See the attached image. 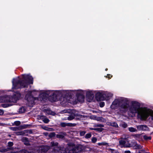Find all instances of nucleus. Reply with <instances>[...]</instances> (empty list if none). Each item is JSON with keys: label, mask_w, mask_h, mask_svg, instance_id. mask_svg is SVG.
<instances>
[{"label": "nucleus", "mask_w": 153, "mask_h": 153, "mask_svg": "<svg viewBox=\"0 0 153 153\" xmlns=\"http://www.w3.org/2000/svg\"><path fill=\"white\" fill-rule=\"evenodd\" d=\"M129 99L120 97L115 99L112 102L111 107L115 109L119 107L122 114L127 112L130 117H134L137 114L138 117L141 120H146L150 116L153 120V110L147 107H141L140 104L136 101H132L129 105Z\"/></svg>", "instance_id": "1"}, {"label": "nucleus", "mask_w": 153, "mask_h": 153, "mask_svg": "<svg viewBox=\"0 0 153 153\" xmlns=\"http://www.w3.org/2000/svg\"><path fill=\"white\" fill-rule=\"evenodd\" d=\"M96 91L89 90H43L40 91L33 90L30 91V103H34V101L36 99L33 97L32 95L34 94L39 93V97L37 99L40 101L43 100L44 99L48 97L53 98V101H55L58 96L65 95L67 96L71 94H75L77 97V100L74 101L73 104L76 103L77 102H83L84 100V94L86 93V96L88 101L91 102L94 100V94Z\"/></svg>", "instance_id": "2"}, {"label": "nucleus", "mask_w": 153, "mask_h": 153, "mask_svg": "<svg viewBox=\"0 0 153 153\" xmlns=\"http://www.w3.org/2000/svg\"><path fill=\"white\" fill-rule=\"evenodd\" d=\"M33 78L29 74L22 75L21 80L19 79V77L14 78L12 82V90L14 91V89L26 87L29 84H33Z\"/></svg>", "instance_id": "3"}, {"label": "nucleus", "mask_w": 153, "mask_h": 153, "mask_svg": "<svg viewBox=\"0 0 153 153\" xmlns=\"http://www.w3.org/2000/svg\"><path fill=\"white\" fill-rule=\"evenodd\" d=\"M20 94L18 92H15V94L12 98H11L10 96H5L0 97V102H10V103L4 104L1 105L4 108H7L13 105V104L15 102L19 100L20 97Z\"/></svg>", "instance_id": "4"}, {"label": "nucleus", "mask_w": 153, "mask_h": 153, "mask_svg": "<svg viewBox=\"0 0 153 153\" xmlns=\"http://www.w3.org/2000/svg\"><path fill=\"white\" fill-rule=\"evenodd\" d=\"M51 144L52 146L54 147V153H76L73 147L68 146V149L69 150L68 152H67L65 149L64 147H58V143L56 142H52Z\"/></svg>", "instance_id": "5"}, {"label": "nucleus", "mask_w": 153, "mask_h": 153, "mask_svg": "<svg viewBox=\"0 0 153 153\" xmlns=\"http://www.w3.org/2000/svg\"><path fill=\"white\" fill-rule=\"evenodd\" d=\"M95 93V98L97 101L104 100V91H96Z\"/></svg>", "instance_id": "6"}, {"label": "nucleus", "mask_w": 153, "mask_h": 153, "mask_svg": "<svg viewBox=\"0 0 153 153\" xmlns=\"http://www.w3.org/2000/svg\"><path fill=\"white\" fill-rule=\"evenodd\" d=\"M113 94L111 92L104 91V100L108 101L113 97Z\"/></svg>", "instance_id": "7"}, {"label": "nucleus", "mask_w": 153, "mask_h": 153, "mask_svg": "<svg viewBox=\"0 0 153 153\" xmlns=\"http://www.w3.org/2000/svg\"><path fill=\"white\" fill-rule=\"evenodd\" d=\"M119 145L121 147H128L131 146V145L129 143H127L125 140L123 139H122L119 140Z\"/></svg>", "instance_id": "8"}, {"label": "nucleus", "mask_w": 153, "mask_h": 153, "mask_svg": "<svg viewBox=\"0 0 153 153\" xmlns=\"http://www.w3.org/2000/svg\"><path fill=\"white\" fill-rule=\"evenodd\" d=\"M49 148V146H45L40 147L39 149V153H45Z\"/></svg>", "instance_id": "9"}, {"label": "nucleus", "mask_w": 153, "mask_h": 153, "mask_svg": "<svg viewBox=\"0 0 153 153\" xmlns=\"http://www.w3.org/2000/svg\"><path fill=\"white\" fill-rule=\"evenodd\" d=\"M137 128L138 131H146L147 130L148 127L145 125H140L136 126Z\"/></svg>", "instance_id": "10"}, {"label": "nucleus", "mask_w": 153, "mask_h": 153, "mask_svg": "<svg viewBox=\"0 0 153 153\" xmlns=\"http://www.w3.org/2000/svg\"><path fill=\"white\" fill-rule=\"evenodd\" d=\"M80 116L79 114L76 113V112L74 113L73 115L72 114L68 117L67 119L68 120H71L74 119L75 116Z\"/></svg>", "instance_id": "11"}, {"label": "nucleus", "mask_w": 153, "mask_h": 153, "mask_svg": "<svg viewBox=\"0 0 153 153\" xmlns=\"http://www.w3.org/2000/svg\"><path fill=\"white\" fill-rule=\"evenodd\" d=\"M45 112L47 114H51L52 115H54L55 113L54 112L52 111L49 109L44 110Z\"/></svg>", "instance_id": "12"}, {"label": "nucleus", "mask_w": 153, "mask_h": 153, "mask_svg": "<svg viewBox=\"0 0 153 153\" xmlns=\"http://www.w3.org/2000/svg\"><path fill=\"white\" fill-rule=\"evenodd\" d=\"M22 140L25 144L26 145H29V142L27 138L26 137H24L23 138Z\"/></svg>", "instance_id": "13"}, {"label": "nucleus", "mask_w": 153, "mask_h": 153, "mask_svg": "<svg viewBox=\"0 0 153 153\" xmlns=\"http://www.w3.org/2000/svg\"><path fill=\"white\" fill-rule=\"evenodd\" d=\"M41 119L42 121L46 123H48L49 121V120L44 116H42L41 117Z\"/></svg>", "instance_id": "14"}, {"label": "nucleus", "mask_w": 153, "mask_h": 153, "mask_svg": "<svg viewBox=\"0 0 153 153\" xmlns=\"http://www.w3.org/2000/svg\"><path fill=\"white\" fill-rule=\"evenodd\" d=\"M129 131L131 132H137V130L133 127H129L128 128Z\"/></svg>", "instance_id": "15"}, {"label": "nucleus", "mask_w": 153, "mask_h": 153, "mask_svg": "<svg viewBox=\"0 0 153 153\" xmlns=\"http://www.w3.org/2000/svg\"><path fill=\"white\" fill-rule=\"evenodd\" d=\"M25 111V109L24 107H21L19 109V113H23Z\"/></svg>", "instance_id": "16"}, {"label": "nucleus", "mask_w": 153, "mask_h": 153, "mask_svg": "<svg viewBox=\"0 0 153 153\" xmlns=\"http://www.w3.org/2000/svg\"><path fill=\"white\" fill-rule=\"evenodd\" d=\"M120 126L124 128H126L127 126V125L125 123L122 122L120 124Z\"/></svg>", "instance_id": "17"}, {"label": "nucleus", "mask_w": 153, "mask_h": 153, "mask_svg": "<svg viewBox=\"0 0 153 153\" xmlns=\"http://www.w3.org/2000/svg\"><path fill=\"white\" fill-rule=\"evenodd\" d=\"M72 111L70 109L65 110L62 111V113H70Z\"/></svg>", "instance_id": "18"}, {"label": "nucleus", "mask_w": 153, "mask_h": 153, "mask_svg": "<svg viewBox=\"0 0 153 153\" xmlns=\"http://www.w3.org/2000/svg\"><path fill=\"white\" fill-rule=\"evenodd\" d=\"M111 126H114L115 127H117L118 126L117 124L115 122L111 123Z\"/></svg>", "instance_id": "19"}, {"label": "nucleus", "mask_w": 153, "mask_h": 153, "mask_svg": "<svg viewBox=\"0 0 153 153\" xmlns=\"http://www.w3.org/2000/svg\"><path fill=\"white\" fill-rule=\"evenodd\" d=\"M91 136V133H88L86 134L85 136V138L88 139L90 138Z\"/></svg>", "instance_id": "20"}, {"label": "nucleus", "mask_w": 153, "mask_h": 153, "mask_svg": "<svg viewBox=\"0 0 153 153\" xmlns=\"http://www.w3.org/2000/svg\"><path fill=\"white\" fill-rule=\"evenodd\" d=\"M18 153H29V152L26 150H23L19 152Z\"/></svg>", "instance_id": "21"}, {"label": "nucleus", "mask_w": 153, "mask_h": 153, "mask_svg": "<svg viewBox=\"0 0 153 153\" xmlns=\"http://www.w3.org/2000/svg\"><path fill=\"white\" fill-rule=\"evenodd\" d=\"M98 144L99 146H102L106 145L108 144V143L105 142H102L98 143Z\"/></svg>", "instance_id": "22"}, {"label": "nucleus", "mask_w": 153, "mask_h": 153, "mask_svg": "<svg viewBox=\"0 0 153 153\" xmlns=\"http://www.w3.org/2000/svg\"><path fill=\"white\" fill-rule=\"evenodd\" d=\"M86 133L85 131H81L80 132V136H84Z\"/></svg>", "instance_id": "23"}, {"label": "nucleus", "mask_w": 153, "mask_h": 153, "mask_svg": "<svg viewBox=\"0 0 153 153\" xmlns=\"http://www.w3.org/2000/svg\"><path fill=\"white\" fill-rule=\"evenodd\" d=\"M144 138L146 140H151V138L150 137H148L146 135H144L143 136Z\"/></svg>", "instance_id": "24"}, {"label": "nucleus", "mask_w": 153, "mask_h": 153, "mask_svg": "<svg viewBox=\"0 0 153 153\" xmlns=\"http://www.w3.org/2000/svg\"><path fill=\"white\" fill-rule=\"evenodd\" d=\"M91 141L93 143H95L97 141V139L96 137H93L91 139Z\"/></svg>", "instance_id": "25"}, {"label": "nucleus", "mask_w": 153, "mask_h": 153, "mask_svg": "<svg viewBox=\"0 0 153 153\" xmlns=\"http://www.w3.org/2000/svg\"><path fill=\"white\" fill-rule=\"evenodd\" d=\"M105 105V102H101L100 103V106L101 107H103Z\"/></svg>", "instance_id": "26"}, {"label": "nucleus", "mask_w": 153, "mask_h": 153, "mask_svg": "<svg viewBox=\"0 0 153 153\" xmlns=\"http://www.w3.org/2000/svg\"><path fill=\"white\" fill-rule=\"evenodd\" d=\"M61 125L63 127H65L67 125V124L65 123H61Z\"/></svg>", "instance_id": "27"}, {"label": "nucleus", "mask_w": 153, "mask_h": 153, "mask_svg": "<svg viewBox=\"0 0 153 153\" xmlns=\"http://www.w3.org/2000/svg\"><path fill=\"white\" fill-rule=\"evenodd\" d=\"M8 145L10 146H12L13 145V143L12 142H9L8 143Z\"/></svg>", "instance_id": "28"}, {"label": "nucleus", "mask_w": 153, "mask_h": 153, "mask_svg": "<svg viewBox=\"0 0 153 153\" xmlns=\"http://www.w3.org/2000/svg\"><path fill=\"white\" fill-rule=\"evenodd\" d=\"M15 123L16 125L18 126V125H19L20 124V123L19 121H17L15 122Z\"/></svg>", "instance_id": "29"}, {"label": "nucleus", "mask_w": 153, "mask_h": 153, "mask_svg": "<svg viewBox=\"0 0 153 153\" xmlns=\"http://www.w3.org/2000/svg\"><path fill=\"white\" fill-rule=\"evenodd\" d=\"M112 77V76L110 74H108L106 77L108 79H110Z\"/></svg>", "instance_id": "30"}, {"label": "nucleus", "mask_w": 153, "mask_h": 153, "mask_svg": "<svg viewBox=\"0 0 153 153\" xmlns=\"http://www.w3.org/2000/svg\"><path fill=\"white\" fill-rule=\"evenodd\" d=\"M4 111L0 109V115H2L4 114Z\"/></svg>", "instance_id": "31"}, {"label": "nucleus", "mask_w": 153, "mask_h": 153, "mask_svg": "<svg viewBox=\"0 0 153 153\" xmlns=\"http://www.w3.org/2000/svg\"><path fill=\"white\" fill-rule=\"evenodd\" d=\"M96 126L97 127H103V125H102V124L98 125Z\"/></svg>", "instance_id": "32"}, {"label": "nucleus", "mask_w": 153, "mask_h": 153, "mask_svg": "<svg viewBox=\"0 0 153 153\" xmlns=\"http://www.w3.org/2000/svg\"><path fill=\"white\" fill-rule=\"evenodd\" d=\"M57 137H58L62 138L63 137V136L61 135H57Z\"/></svg>", "instance_id": "33"}, {"label": "nucleus", "mask_w": 153, "mask_h": 153, "mask_svg": "<svg viewBox=\"0 0 153 153\" xmlns=\"http://www.w3.org/2000/svg\"><path fill=\"white\" fill-rule=\"evenodd\" d=\"M130 152L129 151H125L124 153H130Z\"/></svg>", "instance_id": "34"}, {"label": "nucleus", "mask_w": 153, "mask_h": 153, "mask_svg": "<svg viewBox=\"0 0 153 153\" xmlns=\"http://www.w3.org/2000/svg\"><path fill=\"white\" fill-rule=\"evenodd\" d=\"M55 135V133H52L51 134V136H54Z\"/></svg>", "instance_id": "35"}, {"label": "nucleus", "mask_w": 153, "mask_h": 153, "mask_svg": "<svg viewBox=\"0 0 153 153\" xmlns=\"http://www.w3.org/2000/svg\"><path fill=\"white\" fill-rule=\"evenodd\" d=\"M136 145H137V144L136 142H134V144L133 145V146H136Z\"/></svg>", "instance_id": "36"}, {"label": "nucleus", "mask_w": 153, "mask_h": 153, "mask_svg": "<svg viewBox=\"0 0 153 153\" xmlns=\"http://www.w3.org/2000/svg\"><path fill=\"white\" fill-rule=\"evenodd\" d=\"M90 129L91 130H97V128H90Z\"/></svg>", "instance_id": "37"}, {"label": "nucleus", "mask_w": 153, "mask_h": 153, "mask_svg": "<svg viewBox=\"0 0 153 153\" xmlns=\"http://www.w3.org/2000/svg\"><path fill=\"white\" fill-rule=\"evenodd\" d=\"M64 102H66L68 101L67 100H66V99L65 98H64Z\"/></svg>", "instance_id": "38"}, {"label": "nucleus", "mask_w": 153, "mask_h": 153, "mask_svg": "<svg viewBox=\"0 0 153 153\" xmlns=\"http://www.w3.org/2000/svg\"><path fill=\"white\" fill-rule=\"evenodd\" d=\"M72 124H70L69 125V126H72Z\"/></svg>", "instance_id": "39"}, {"label": "nucleus", "mask_w": 153, "mask_h": 153, "mask_svg": "<svg viewBox=\"0 0 153 153\" xmlns=\"http://www.w3.org/2000/svg\"><path fill=\"white\" fill-rule=\"evenodd\" d=\"M107 70H108V69H107V68H106V69H105V70L106 71H107Z\"/></svg>", "instance_id": "40"}, {"label": "nucleus", "mask_w": 153, "mask_h": 153, "mask_svg": "<svg viewBox=\"0 0 153 153\" xmlns=\"http://www.w3.org/2000/svg\"><path fill=\"white\" fill-rule=\"evenodd\" d=\"M47 128H46H46H45L44 129H45V130H47Z\"/></svg>", "instance_id": "41"}, {"label": "nucleus", "mask_w": 153, "mask_h": 153, "mask_svg": "<svg viewBox=\"0 0 153 153\" xmlns=\"http://www.w3.org/2000/svg\"><path fill=\"white\" fill-rule=\"evenodd\" d=\"M140 147H141L140 146H139L138 147V148L139 149L140 148Z\"/></svg>", "instance_id": "42"}, {"label": "nucleus", "mask_w": 153, "mask_h": 153, "mask_svg": "<svg viewBox=\"0 0 153 153\" xmlns=\"http://www.w3.org/2000/svg\"><path fill=\"white\" fill-rule=\"evenodd\" d=\"M19 134H20V135H21L22 134L21 133L19 132Z\"/></svg>", "instance_id": "43"}]
</instances>
